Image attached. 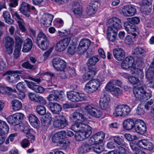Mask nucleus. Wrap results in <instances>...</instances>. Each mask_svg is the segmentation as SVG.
I'll list each match as a JSON object with an SVG mask.
<instances>
[{"label":"nucleus","instance_id":"17","mask_svg":"<svg viewBox=\"0 0 154 154\" xmlns=\"http://www.w3.org/2000/svg\"><path fill=\"white\" fill-rule=\"evenodd\" d=\"M25 81L28 87L35 92L42 94L44 91L45 89L42 87L35 85V83L32 82H29L27 80H25Z\"/></svg>","mask_w":154,"mask_h":154},{"label":"nucleus","instance_id":"55","mask_svg":"<svg viewBox=\"0 0 154 154\" xmlns=\"http://www.w3.org/2000/svg\"><path fill=\"white\" fill-rule=\"evenodd\" d=\"M80 123H76L72 125L71 126V129L74 132H78L80 131Z\"/></svg>","mask_w":154,"mask_h":154},{"label":"nucleus","instance_id":"57","mask_svg":"<svg viewBox=\"0 0 154 154\" xmlns=\"http://www.w3.org/2000/svg\"><path fill=\"white\" fill-rule=\"evenodd\" d=\"M64 132L63 138H67L74 135V133L71 131L66 130L63 131Z\"/></svg>","mask_w":154,"mask_h":154},{"label":"nucleus","instance_id":"23","mask_svg":"<svg viewBox=\"0 0 154 154\" xmlns=\"http://www.w3.org/2000/svg\"><path fill=\"white\" fill-rule=\"evenodd\" d=\"M28 118L31 125L34 128H39L40 121L38 118L34 115L29 114Z\"/></svg>","mask_w":154,"mask_h":154},{"label":"nucleus","instance_id":"26","mask_svg":"<svg viewBox=\"0 0 154 154\" xmlns=\"http://www.w3.org/2000/svg\"><path fill=\"white\" fill-rule=\"evenodd\" d=\"M99 60V57L97 56H94L90 58L87 63L88 69H93V68H95V70H96L95 65Z\"/></svg>","mask_w":154,"mask_h":154},{"label":"nucleus","instance_id":"41","mask_svg":"<svg viewBox=\"0 0 154 154\" xmlns=\"http://www.w3.org/2000/svg\"><path fill=\"white\" fill-rule=\"evenodd\" d=\"M103 150V146L100 144H95L92 146V151H94L97 153L101 152Z\"/></svg>","mask_w":154,"mask_h":154},{"label":"nucleus","instance_id":"59","mask_svg":"<svg viewBox=\"0 0 154 154\" xmlns=\"http://www.w3.org/2000/svg\"><path fill=\"white\" fill-rule=\"evenodd\" d=\"M125 43L128 45H130L133 44V41L131 36L128 35L125 40Z\"/></svg>","mask_w":154,"mask_h":154},{"label":"nucleus","instance_id":"19","mask_svg":"<svg viewBox=\"0 0 154 154\" xmlns=\"http://www.w3.org/2000/svg\"><path fill=\"white\" fill-rule=\"evenodd\" d=\"M137 120L135 118H130L125 120L123 123L124 128L127 130L134 128Z\"/></svg>","mask_w":154,"mask_h":154},{"label":"nucleus","instance_id":"32","mask_svg":"<svg viewBox=\"0 0 154 154\" xmlns=\"http://www.w3.org/2000/svg\"><path fill=\"white\" fill-rule=\"evenodd\" d=\"M144 52V50L141 48L136 47L133 51L132 54L134 57L140 59L143 56Z\"/></svg>","mask_w":154,"mask_h":154},{"label":"nucleus","instance_id":"2","mask_svg":"<svg viewBox=\"0 0 154 154\" xmlns=\"http://www.w3.org/2000/svg\"><path fill=\"white\" fill-rule=\"evenodd\" d=\"M36 43L38 46L43 50H47L49 46V41L45 34L42 32L38 33Z\"/></svg>","mask_w":154,"mask_h":154},{"label":"nucleus","instance_id":"36","mask_svg":"<svg viewBox=\"0 0 154 154\" xmlns=\"http://www.w3.org/2000/svg\"><path fill=\"white\" fill-rule=\"evenodd\" d=\"M9 128L7 123L4 121L0 120V133H8Z\"/></svg>","mask_w":154,"mask_h":154},{"label":"nucleus","instance_id":"39","mask_svg":"<svg viewBox=\"0 0 154 154\" xmlns=\"http://www.w3.org/2000/svg\"><path fill=\"white\" fill-rule=\"evenodd\" d=\"M3 17L5 21L9 24H13L14 20L11 18L9 12L8 11H5L3 13Z\"/></svg>","mask_w":154,"mask_h":154},{"label":"nucleus","instance_id":"62","mask_svg":"<svg viewBox=\"0 0 154 154\" xmlns=\"http://www.w3.org/2000/svg\"><path fill=\"white\" fill-rule=\"evenodd\" d=\"M6 66L5 61L1 59L0 60V71H2L5 69L6 68Z\"/></svg>","mask_w":154,"mask_h":154},{"label":"nucleus","instance_id":"34","mask_svg":"<svg viewBox=\"0 0 154 154\" xmlns=\"http://www.w3.org/2000/svg\"><path fill=\"white\" fill-rule=\"evenodd\" d=\"M92 151V146L88 144H83L79 149V152L82 154Z\"/></svg>","mask_w":154,"mask_h":154},{"label":"nucleus","instance_id":"42","mask_svg":"<svg viewBox=\"0 0 154 154\" xmlns=\"http://www.w3.org/2000/svg\"><path fill=\"white\" fill-rule=\"evenodd\" d=\"M113 140L115 143L120 146H124L125 143L124 140L119 136H116L113 137Z\"/></svg>","mask_w":154,"mask_h":154},{"label":"nucleus","instance_id":"37","mask_svg":"<svg viewBox=\"0 0 154 154\" xmlns=\"http://www.w3.org/2000/svg\"><path fill=\"white\" fill-rule=\"evenodd\" d=\"M11 104L13 109L14 111L19 110L22 107V104L21 102L18 100H14L12 101Z\"/></svg>","mask_w":154,"mask_h":154},{"label":"nucleus","instance_id":"27","mask_svg":"<svg viewBox=\"0 0 154 154\" xmlns=\"http://www.w3.org/2000/svg\"><path fill=\"white\" fill-rule=\"evenodd\" d=\"M49 108L54 114H59L62 110V106L59 104L54 103L50 104Z\"/></svg>","mask_w":154,"mask_h":154},{"label":"nucleus","instance_id":"31","mask_svg":"<svg viewBox=\"0 0 154 154\" xmlns=\"http://www.w3.org/2000/svg\"><path fill=\"white\" fill-rule=\"evenodd\" d=\"M118 31L108 29L107 34L108 39L110 41L114 42L116 39Z\"/></svg>","mask_w":154,"mask_h":154},{"label":"nucleus","instance_id":"64","mask_svg":"<svg viewBox=\"0 0 154 154\" xmlns=\"http://www.w3.org/2000/svg\"><path fill=\"white\" fill-rule=\"evenodd\" d=\"M60 71L57 73V76L60 79H65L66 78V75H65L64 70H60Z\"/></svg>","mask_w":154,"mask_h":154},{"label":"nucleus","instance_id":"13","mask_svg":"<svg viewBox=\"0 0 154 154\" xmlns=\"http://www.w3.org/2000/svg\"><path fill=\"white\" fill-rule=\"evenodd\" d=\"M70 40L69 37H67L59 41L56 45V51L60 52L64 51L68 46Z\"/></svg>","mask_w":154,"mask_h":154},{"label":"nucleus","instance_id":"1","mask_svg":"<svg viewBox=\"0 0 154 154\" xmlns=\"http://www.w3.org/2000/svg\"><path fill=\"white\" fill-rule=\"evenodd\" d=\"M133 92L136 99L141 101L147 100L152 96L151 91H146L142 87L135 88Z\"/></svg>","mask_w":154,"mask_h":154},{"label":"nucleus","instance_id":"47","mask_svg":"<svg viewBox=\"0 0 154 154\" xmlns=\"http://www.w3.org/2000/svg\"><path fill=\"white\" fill-rule=\"evenodd\" d=\"M23 82H20L18 83L16 85V88L20 92L23 93L26 91L25 85L23 84Z\"/></svg>","mask_w":154,"mask_h":154},{"label":"nucleus","instance_id":"44","mask_svg":"<svg viewBox=\"0 0 154 154\" xmlns=\"http://www.w3.org/2000/svg\"><path fill=\"white\" fill-rule=\"evenodd\" d=\"M23 72L21 70H15L12 71L11 70H8L6 71L3 74V76L5 77L6 79L8 77L10 76L11 75L12 73H19V74H22Z\"/></svg>","mask_w":154,"mask_h":154},{"label":"nucleus","instance_id":"22","mask_svg":"<svg viewBox=\"0 0 154 154\" xmlns=\"http://www.w3.org/2000/svg\"><path fill=\"white\" fill-rule=\"evenodd\" d=\"M70 120L75 123H82L84 121V116L79 112H74L72 116L70 118Z\"/></svg>","mask_w":154,"mask_h":154},{"label":"nucleus","instance_id":"9","mask_svg":"<svg viewBox=\"0 0 154 154\" xmlns=\"http://www.w3.org/2000/svg\"><path fill=\"white\" fill-rule=\"evenodd\" d=\"M85 109L88 114L95 118H99L102 115L101 112L94 105H88L85 107Z\"/></svg>","mask_w":154,"mask_h":154},{"label":"nucleus","instance_id":"29","mask_svg":"<svg viewBox=\"0 0 154 154\" xmlns=\"http://www.w3.org/2000/svg\"><path fill=\"white\" fill-rule=\"evenodd\" d=\"M80 132L86 134L87 137L90 136L92 133L91 127L87 124L82 123L80 124Z\"/></svg>","mask_w":154,"mask_h":154},{"label":"nucleus","instance_id":"28","mask_svg":"<svg viewBox=\"0 0 154 154\" xmlns=\"http://www.w3.org/2000/svg\"><path fill=\"white\" fill-rule=\"evenodd\" d=\"M124 26L125 29L128 33H131V32L136 31L137 29L134 24L130 22L128 20V21L124 23Z\"/></svg>","mask_w":154,"mask_h":154},{"label":"nucleus","instance_id":"12","mask_svg":"<svg viewBox=\"0 0 154 154\" xmlns=\"http://www.w3.org/2000/svg\"><path fill=\"white\" fill-rule=\"evenodd\" d=\"M137 141V146L149 150L154 151V145L148 140L143 139Z\"/></svg>","mask_w":154,"mask_h":154},{"label":"nucleus","instance_id":"25","mask_svg":"<svg viewBox=\"0 0 154 154\" xmlns=\"http://www.w3.org/2000/svg\"><path fill=\"white\" fill-rule=\"evenodd\" d=\"M30 8L29 4L23 2H22L19 10L22 13L28 17L30 16Z\"/></svg>","mask_w":154,"mask_h":154},{"label":"nucleus","instance_id":"50","mask_svg":"<svg viewBox=\"0 0 154 154\" xmlns=\"http://www.w3.org/2000/svg\"><path fill=\"white\" fill-rule=\"evenodd\" d=\"M154 73L147 70L146 73V76L147 81H151L154 79Z\"/></svg>","mask_w":154,"mask_h":154},{"label":"nucleus","instance_id":"49","mask_svg":"<svg viewBox=\"0 0 154 154\" xmlns=\"http://www.w3.org/2000/svg\"><path fill=\"white\" fill-rule=\"evenodd\" d=\"M124 60L131 66H132L134 64V60L133 57L128 56L126 57Z\"/></svg>","mask_w":154,"mask_h":154},{"label":"nucleus","instance_id":"7","mask_svg":"<svg viewBox=\"0 0 154 154\" xmlns=\"http://www.w3.org/2000/svg\"><path fill=\"white\" fill-rule=\"evenodd\" d=\"M107 25L108 29L118 31L122 27V23L120 20L116 17H113L109 19L107 21Z\"/></svg>","mask_w":154,"mask_h":154},{"label":"nucleus","instance_id":"5","mask_svg":"<svg viewBox=\"0 0 154 154\" xmlns=\"http://www.w3.org/2000/svg\"><path fill=\"white\" fill-rule=\"evenodd\" d=\"M23 114L21 112H17L8 116L7 120L8 123L13 125L16 126L20 124L23 117Z\"/></svg>","mask_w":154,"mask_h":154},{"label":"nucleus","instance_id":"10","mask_svg":"<svg viewBox=\"0 0 154 154\" xmlns=\"http://www.w3.org/2000/svg\"><path fill=\"white\" fill-rule=\"evenodd\" d=\"M3 43L6 48L7 53L9 54H12L13 50L12 46L14 44L13 38L9 36H7L3 38Z\"/></svg>","mask_w":154,"mask_h":154},{"label":"nucleus","instance_id":"21","mask_svg":"<svg viewBox=\"0 0 154 154\" xmlns=\"http://www.w3.org/2000/svg\"><path fill=\"white\" fill-rule=\"evenodd\" d=\"M113 53L114 57L119 61L123 60L125 57V53L121 48H117L114 49Z\"/></svg>","mask_w":154,"mask_h":154},{"label":"nucleus","instance_id":"46","mask_svg":"<svg viewBox=\"0 0 154 154\" xmlns=\"http://www.w3.org/2000/svg\"><path fill=\"white\" fill-rule=\"evenodd\" d=\"M88 72L86 73L87 76H88L90 79H92L95 75L97 72L96 70H95V68H93V69H88Z\"/></svg>","mask_w":154,"mask_h":154},{"label":"nucleus","instance_id":"11","mask_svg":"<svg viewBox=\"0 0 154 154\" xmlns=\"http://www.w3.org/2000/svg\"><path fill=\"white\" fill-rule=\"evenodd\" d=\"M135 132L141 135H143L146 131V127L145 123L142 120L137 119L134 128Z\"/></svg>","mask_w":154,"mask_h":154},{"label":"nucleus","instance_id":"33","mask_svg":"<svg viewBox=\"0 0 154 154\" xmlns=\"http://www.w3.org/2000/svg\"><path fill=\"white\" fill-rule=\"evenodd\" d=\"M95 141V144H100L102 142L105 137V134L103 132H99L95 134L93 136Z\"/></svg>","mask_w":154,"mask_h":154},{"label":"nucleus","instance_id":"14","mask_svg":"<svg viewBox=\"0 0 154 154\" xmlns=\"http://www.w3.org/2000/svg\"><path fill=\"white\" fill-rule=\"evenodd\" d=\"M54 68L57 70L64 69L66 67V63L63 60L57 57L52 60Z\"/></svg>","mask_w":154,"mask_h":154},{"label":"nucleus","instance_id":"61","mask_svg":"<svg viewBox=\"0 0 154 154\" xmlns=\"http://www.w3.org/2000/svg\"><path fill=\"white\" fill-rule=\"evenodd\" d=\"M121 67L124 69L126 70L130 69L131 67L124 60L121 63Z\"/></svg>","mask_w":154,"mask_h":154},{"label":"nucleus","instance_id":"54","mask_svg":"<svg viewBox=\"0 0 154 154\" xmlns=\"http://www.w3.org/2000/svg\"><path fill=\"white\" fill-rule=\"evenodd\" d=\"M73 12L77 17H79L82 15V8L78 7L75 8L73 11Z\"/></svg>","mask_w":154,"mask_h":154},{"label":"nucleus","instance_id":"38","mask_svg":"<svg viewBox=\"0 0 154 154\" xmlns=\"http://www.w3.org/2000/svg\"><path fill=\"white\" fill-rule=\"evenodd\" d=\"M85 133H82L80 132L76 133L75 135V137L76 140L78 141H82L86 139L89 136L87 137L86 134Z\"/></svg>","mask_w":154,"mask_h":154},{"label":"nucleus","instance_id":"51","mask_svg":"<svg viewBox=\"0 0 154 154\" xmlns=\"http://www.w3.org/2000/svg\"><path fill=\"white\" fill-rule=\"evenodd\" d=\"M21 66L23 68L29 69H32L35 68L34 65H32L28 61H26L22 63Z\"/></svg>","mask_w":154,"mask_h":154},{"label":"nucleus","instance_id":"4","mask_svg":"<svg viewBox=\"0 0 154 154\" xmlns=\"http://www.w3.org/2000/svg\"><path fill=\"white\" fill-rule=\"evenodd\" d=\"M131 109L128 106L119 105L116 108L115 112L113 114L116 117L119 116L124 117L128 115Z\"/></svg>","mask_w":154,"mask_h":154},{"label":"nucleus","instance_id":"52","mask_svg":"<svg viewBox=\"0 0 154 154\" xmlns=\"http://www.w3.org/2000/svg\"><path fill=\"white\" fill-rule=\"evenodd\" d=\"M70 144L69 141L68 139H61L59 144L63 148H66Z\"/></svg>","mask_w":154,"mask_h":154},{"label":"nucleus","instance_id":"16","mask_svg":"<svg viewBox=\"0 0 154 154\" xmlns=\"http://www.w3.org/2000/svg\"><path fill=\"white\" fill-rule=\"evenodd\" d=\"M65 96L63 91L54 90L48 97V99L49 101H56L58 99L61 100H63Z\"/></svg>","mask_w":154,"mask_h":154},{"label":"nucleus","instance_id":"15","mask_svg":"<svg viewBox=\"0 0 154 154\" xmlns=\"http://www.w3.org/2000/svg\"><path fill=\"white\" fill-rule=\"evenodd\" d=\"M122 12L125 16H131L134 15L136 13V10L134 6L131 5H127L123 7Z\"/></svg>","mask_w":154,"mask_h":154},{"label":"nucleus","instance_id":"53","mask_svg":"<svg viewBox=\"0 0 154 154\" xmlns=\"http://www.w3.org/2000/svg\"><path fill=\"white\" fill-rule=\"evenodd\" d=\"M109 101L110 99L108 95L107 94H105L104 93H103V94H102V95L100 98V101L109 103Z\"/></svg>","mask_w":154,"mask_h":154},{"label":"nucleus","instance_id":"60","mask_svg":"<svg viewBox=\"0 0 154 154\" xmlns=\"http://www.w3.org/2000/svg\"><path fill=\"white\" fill-rule=\"evenodd\" d=\"M130 146L131 149L135 151L138 149L136 146H137V141H133L130 143Z\"/></svg>","mask_w":154,"mask_h":154},{"label":"nucleus","instance_id":"45","mask_svg":"<svg viewBox=\"0 0 154 154\" xmlns=\"http://www.w3.org/2000/svg\"><path fill=\"white\" fill-rule=\"evenodd\" d=\"M34 101L45 105L47 103L46 100L43 97L36 95Z\"/></svg>","mask_w":154,"mask_h":154},{"label":"nucleus","instance_id":"18","mask_svg":"<svg viewBox=\"0 0 154 154\" xmlns=\"http://www.w3.org/2000/svg\"><path fill=\"white\" fill-rule=\"evenodd\" d=\"M91 45L90 40L88 39H83L80 41L78 48L79 51H82L84 52L86 51Z\"/></svg>","mask_w":154,"mask_h":154},{"label":"nucleus","instance_id":"56","mask_svg":"<svg viewBox=\"0 0 154 154\" xmlns=\"http://www.w3.org/2000/svg\"><path fill=\"white\" fill-rule=\"evenodd\" d=\"M129 82L131 84L135 85L139 82V80L138 78L133 76H131L128 80Z\"/></svg>","mask_w":154,"mask_h":154},{"label":"nucleus","instance_id":"48","mask_svg":"<svg viewBox=\"0 0 154 154\" xmlns=\"http://www.w3.org/2000/svg\"><path fill=\"white\" fill-rule=\"evenodd\" d=\"M15 47L18 48H21V45L23 42V40L20 38L18 36H17L15 37Z\"/></svg>","mask_w":154,"mask_h":154},{"label":"nucleus","instance_id":"58","mask_svg":"<svg viewBox=\"0 0 154 154\" xmlns=\"http://www.w3.org/2000/svg\"><path fill=\"white\" fill-rule=\"evenodd\" d=\"M130 22H131L133 24H137L140 22V20L139 17H134L129 18L128 20Z\"/></svg>","mask_w":154,"mask_h":154},{"label":"nucleus","instance_id":"24","mask_svg":"<svg viewBox=\"0 0 154 154\" xmlns=\"http://www.w3.org/2000/svg\"><path fill=\"white\" fill-rule=\"evenodd\" d=\"M130 73L132 75L142 78L144 75L143 70L141 69L136 68L133 65L129 69Z\"/></svg>","mask_w":154,"mask_h":154},{"label":"nucleus","instance_id":"20","mask_svg":"<svg viewBox=\"0 0 154 154\" xmlns=\"http://www.w3.org/2000/svg\"><path fill=\"white\" fill-rule=\"evenodd\" d=\"M99 1L91 0L89 6L87 8V12L88 15H91L94 14L96 13Z\"/></svg>","mask_w":154,"mask_h":154},{"label":"nucleus","instance_id":"6","mask_svg":"<svg viewBox=\"0 0 154 154\" xmlns=\"http://www.w3.org/2000/svg\"><path fill=\"white\" fill-rule=\"evenodd\" d=\"M66 95L68 99L73 102L82 101L86 99L85 96L73 91L67 92Z\"/></svg>","mask_w":154,"mask_h":154},{"label":"nucleus","instance_id":"40","mask_svg":"<svg viewBox=\"0 0 154 154\" xmlns=\"http://www.w3.org/2000/svg\"><path fill=\"white\" fill-rule=\"evenodd\" d=\"M36 110L37 113L41 116L45 115L46 113L45 107L41 105H38L37 106Z\"/></svg>","mask_w":154,"mask_h":154},{"label":"nucleus","instance_id":"3","mask_svg":"<svg viewBox=\"0 0 154 154\" xmlns=\"http://www.w3.org/2000/svg\"><path fill=\"white\" fill-rule=\"evenodd\" d=\"M100 85V82L98 79H94L89 82L86 85L84 90L88 93L91 94L97 90Z\"/></svg>","mask_w":154,"mask_h":154},{"label":"nucleus","instance_id":"35","mask_svg":"<svg viewBox=\"0 0 154 154\" xmlns=\"http://www.w3.org/2000/svg\"><path fill=\"white\" fill-rule=\"evenodd\" d=\"M53 17L54 16L50 14H45L43 19L44 22L43 23V25L45 26H50L51 24Z\"/></svg>","mask_w":154,"mask_h":154},{"label":"nucleus","instance_id":"43","mask_svg":"<svg viewBox=\"0 0 154 154\" xmlns=\"http://www.w3.org/2000/svg\"><path fill=\"white\" fill-rule=\"evenodd\" d=\"M2 91L3 94H7L9 95H11V93L15 92L16 90L15 89H13L9 87H4L2 89Z\"/></svg>","mask_w":154,"mask_h":154},{"label":"nucleus","instance_id":"8","mask_svg":"<svg viewBox=\"0 0 154 154\" xmlns=\"http://www.w3.org/2000/svg\"><path fill=\"white\" fill-rule=\"evenodd\" d=\"M59 116V118L54 121L53 125L55 128L63 129L68 125V122L66 117L63 115Z\"/></svg>","mask_w":154,"mask_h":154},{"label":"nucleus","instance_id":"63","mask_svg":"<svg viewBox=\"0 0 154 154\" xmlns=\"http://www.w3.org/2000/svg\"><path fill=\"white\" fill-rule=\"evenodd\" d=\"M30 144L29 141L26 139L23 140L21 142V145L23 148H26L29 146Z\"/></svg>","mask_w":154,"mask_h":154},{"label":"nucleus","instance_id":"30","mask_svg":"<svg viewBox=\"0 0 154 154\" xmlns=\"http://www.w3.org/2000/svg\"><path fill=\"white\" fill-rule=\"evenodd\" d=\"M33 43L31 39L28 38L24 42L22 51L24 52H26L30 51L32 47Z\"/></svg>","mask_w":154,"mask_h":154}]
</instances>
